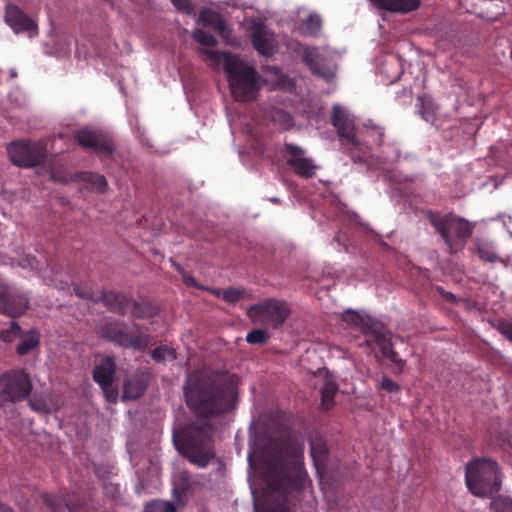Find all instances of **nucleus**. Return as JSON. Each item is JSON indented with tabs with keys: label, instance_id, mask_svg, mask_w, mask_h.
<instances>
[{
	"label": "nucleus",
	"instance_id": "nucleus-50",
	"mask_svg": "<svg viewBox=\"0 0 512 512\" xmlns=\"http://www.w3.org/2000/svg\"><path fill=\"white\" fill-rule=\"evenodd\" d=\"M270 201H271L272 203H275V204L280 203V200H279L277 197H272V198H270Z\"/></svg>",
	"mask_w": 512,
	"mask_h": 512
},
{
	"label": "nucleus",
	"instance_id": "nucleus-1",
	"mask_svg": "<svg viewBox=\"0 0 512 512\" xmlns=\"http://www.w3.org/2000/svg\"><path fill=\"white\" fill-rule=\"evenodd\" d=\"M265 481L272 494L254 502V512H291L289 495L300 492L307 478L303 450L290 438L272 440L266 451Z\"/></svg>",
	"mask_w": 512,
	"mask_h": 512
},
{
	"label": "nucleus",
	"instance_id": "nucleus-6",
	"mask_svg": "<svg viewBox=\"0 0 512 512\" xmlns=\"http://www.w3.org/2000/svg\"><path fill=\"white\" fill-rule=\"evenodd\" d=\"M465 482L468 490L477 497H489L501 489L502 479L496 461L475 458L465 467Z\"/></svg>",
	"mask_w": 512,
	"mask_h": 512
},
{
	"label": "nucleus",
	"instance_id": "nucleus-40",
	"mask_svg": "<svg viewBox=\"0 0 512 512\" xmlns=\"http://www.w3.org/2000/svg\"><path fill=\"white\" fill-rule=\"evenodd\" d=\"M497 330L512 342V322H497Z\"/></svg>",
	"mask_w": 512,
	"mask_h": 512
},
{
	"label": "nucleus",
	"instance_id": "nucleus-19",
	"mask_svg": "<svg viewBox=\"0 0 512 512\" xmlns=\"http://www.w3.org/2000/svg\"><path fill=\"white\" fill-rule=\"evenodd\" d=\"M29 306L30 301L27 294L10 286L1 306L0 313L11 318H18L26 313Z\"/></svg>",
	"mask_w": 512,
	"mask_h": 512
},
{
	"label": "nucleus",
	"instance_id": "nucleus-10",
	"mask_svg": "<svg viewBox=\"0 0 512 512\" xmlns=\"http://www.w3.org/2000/svg\"><path fill=\"white\" fill-rule=\"evenodd\" d=\"M365 335L366 342L376 344L383 356L393 362L399 372H402L406 362L392 348V333L385 327L384 322H352Z\"/></svg>",
	"mask_w": 512,
	"mask_h": 512
},
{
	"label": "nucleus",
	"instance_id": "nucleus-8",
	"mask_svg": "<svg viewBox=\"0 0 512 512\" xmlns=\"http://www.w3.org/2000/svg\"><path fill=\"white\" fill-rule=\"evenodd\" d=\"M331 124L337 129L338 137L342 141L345 151L350 154L353 162H365L369 151L367 146L363 145L356 136L352 115L339 104H334L332 107Z\"/></svg>",
	"mask_w": 512,
	"mask_h": 512
},
{
	"label": "nucleus",
	"instance_id": "nucleus-47",
	"mask_svg": "<svg viewBox=\"0 0 512 512\" xmlns=\"http://www.w3.org/2000/svg\"><path fill=\"white\" fill-rule=\"evenodd\" d=\"M421 114H422L423 119H425L427 122L433 121V119H434V115L431 114L430 112H426L423 110V111H421Z\"/></svg>",
	"mask_w": 512,
	"mask_h": 512
},
{
	"label": "nucleus",
	"instance_id": "nucleus-22",
	"mask_svg": "<svg viewBox=\"0 0 512 512\" xmlns=\"http://www.w3.org/2000/svg\"><path fill=\"white\" fill-rule=\"evenodd\" d=\"M148 377L144 373H136L127 377L123 384V400H136L140 398L148 385Z\"/></svg>",
	"mask_w": 512,
	"mask_h": 512
},
{
	"label": "nucleus",
	"instance_id": "nucleus-11",
	"mask_svg": "<svg viewBox=\"0 0 512 512\" xmlns=\"http://www.w3.org/2000/svg\"><path fill=\"white\" fill-rule=\"evenodd\" d=\"M7 150L12 163L18 167L38 166L47 157L46 148L40 142L16 141L11 143Z\"/></svg>",
	"mask_w": 512,
	"mask_h": 512
},
{
	"label": "nucleus",
	"instance_id": "nucleus-13",
	"mask_svg": "<svg viewBox=\"0 0 512 512\" xmlns=\"http://www.w3.org/2000/svg\"><path fill=\"white\" fill-rule=\"evenodd\" d=\"M116 364L112 357H104L93 369V380L100 386L105 399L116 403L119 392L115 385Z\"/></svg>",
	"mask_w": 512,
	"mask_h": 512
},
{
	"label": "nucleus",
	"instance_id": "nucleus-26",
	"mask_svg": "<svg viewBox=\"0 0 512 512\" xmlns=\"http://www.w3.org/2000/svg\"><path fill=\"white\" fill-rule=\"evenodd\" d=\"M322 29V20L316 13L309 14L301 21L300 30L303 35L317 36Z\"/></svg>",
	"mask_w": 512,
	"mask_h": 512
},
{
	"label": "nucleus",
	"instance_id": "nucleus-44",
	"mask_svg": "<svg viewBox=\"0 0 512 512\" xmlns=\"http://www.w3.org/2000/svg\"><path fill=\"white\" fill-rule=\"evenodd\" d=\"M435 290H436V291H437L441 296H443V298H444L446 301H448V302H450V303H458L459 301H461V299H457V297H456L453 293L445 291V290H444L442 287H440V286H437V287L435 288Z\"/></svg>",
	"mask_w": 512,
	"mask_h": 512
},
{
	"label": "nucleus",
	"instance_id": "nucleus-27",
	"mask_svg": "<svg viewBox=\"0 0 512 512\" xmlns=\"http://www.w3.org/2000/svg\"><path fill=\"white\" fill-rule=\"evenodd\" d=\"M80 179L98 193H104L107 190L108 182L103 175L94 172H82Z\"/></svg>",
	"mask_w": 512,
	"mask_h": 512
},
{
	"label": "nucleus",
	"instance_id": "nucleus-51",
	"mask_svg": "<svg viewBox=\"0 0 512 512\" xmlns=\"http://www.w3.org/2000/svg\"><path fill=\"white\" fill-rule=\"evenodd\" d=\"M176 269L178 273H180L183 276V272H185V270L181 266H177Z\"/></svg>",
	"mask_w": 512,
	"mask_h": 512
},
{
	"label": "nucleus",
	"instance_id": "nucleus-7",
	"mask_svg": "<svg viewBox=\"0 0 512 512\" xmlns=\"http://www.w3.org/2000/svg\"><path fill=\"white\" fill-rule=\"evenodd\" d=\"M430 224L440 234L451 254L462 250L473 232V226L466 219L446 214L441 216L432 211L428 212Z\"/></svg>",
	"mask_w": 512,
	"mask_h": 512
},
{
	"label": "nucleus",
	"instance_id": "nucleus-49",
	"mask_svg": "<svg viewBox=\"0 0 512 512\" xmlns=\"http://www.w3.org/2000/svg\"><path fill=\"white\" fill-rule=\"evenodd\" d=\"M500 217H501V218H503V222H504V224H506V219H505V218H506V215H505V214H503V215H501ZM507 218H508V220H509V221H511V220H512V216H511V215H507Z\"/></svg>",
	"mask_w": 512,
	"mask_h": 512
},
{
	"label": "nucleus",
	"instance_id": "nucleus-3",
	"mask_svg": "<svg viewBox=\"0 0 512 512\" xmlns=\"http://www.w3.org/2000/svg\"><path fill=\"white\" fill-rule=\"evenodd\" d=\"M53 285L60 291H66L68 294L75 293L79 298L89 300L94 304L103 303L109 311L121 316L153 318L159 313V307L156 304L145 300L137 301L121 292L103 291L94 293L88 288L77 285L70 286L68 282L62 280L54 281Z\"/></svg>",
	"mask_w": 512,
	"mask_h": 512
},
{
	"label": "nucleus",
	"instance_id": "nucleus-24",
	"mask_svg": "<svg viewBox=\"0 0 512 512\" xmlns=\"http://www.w3.org/2000/svg\"><path fill=\"white\" fill-rule=\"evenodd\" d=\"M252 45L254 49L261 55L270 56L273 54L274 46L273 41L268 34L267 30L262 27L254 29L252 36Z\"/></svg>",
	"mask_w": 512,
	"mask_h": 512
},
{
	"label": "nucleus",
	"instance_id": "nucleus-21",
	"mask_svg": "<svg viewBox=\"0 0 512 512\" xmlns=\"http://www.w3.org/2000/svg\"><path fill=\"white\" fill-rule=\"evenodd\" d=\"M44 504L53 512H61L64 509L69 512H77L83 505L76 494L66 492L61 494H44L42 496Z\"/></svg>",
	"mask_w": 512,
	"mask_h": 512
},
{
	"label": "nucleus",
	"instance_id": "nucleus-42",
	"mask_svg": "<svg viewBox=\"0 0 512 512\" xmlns=\"http://www.w3.org/2000/svg\"><path fill=\"white\" fill-rule=\"evenodd\" d=\"M273 119L275 121H279L284 126L290 125V123L292 121L290 115L288 113L284 112L283 110L275 111V113L273 115Z\"/></svg>",
	"mask_w": 512,
	"mask_h": 512
},
{
	"label": "nucleus",
	"instance_id": "nucleus-46",
	"mask_svg": "<svg viewBox=\"0 0 512 512\" xmlns=\"http://www.w3.org/2000/svg\"><path fill=\"white\" fill-rule=\"evenodd\" d=\"M202 52L215 62L220 60V55L217 51L205 49Z\"/></svg>",
	"mask_w": 512,
	"mask_h": 512
},
{
	"label": "nucleus",
	"instance_id": "nucleus-9",
	"mask_svg": "<svg viewBox=\"0 0 512 512\" xmlns=\"http://www.w3.org/2000/svg\"><path fill=\"white\" fill-rule=\"evenodd\" d=\"M32 391V383L24 369H12L0 375V407L25 400Z\"/></svg>",
	"mask_w": 512,
	"mask_h": 512
},
{
	"label": "nucleus",
	"instance_id": "nucleus-16",
	"mask_svg": "<svg viewBox=\"0 0 512 512\" xmlns=\"http://www.w3.org/2000/svg\"><path fill=\"white\" fill-rule=\"evenodd\" d=\"M247 315L250 320H286L290 308L284 301L266 299L249 307Z\"/></svg>",
	"mask_w": 512,
	"mask_h": 512
},
{
	"label": "nucleus",
	"instance_id": "nucleus-52",
	"mask_svg": "<svg viewBox=\"0 0 512 512\" xmlns=\"http://www.w3.org/2000/svg\"><path fill=\"white\" fill-rule=\"evenodd\" d=\"M339 240H340V239H339V236H338V235L334 237V241L339 242Z\"/></svg>",
	"mask_w": 512,
	"mask_h": 512
},
{
	"label": "nucleus",
	"instance_id": "nucleus-33",
	"mask_svg": "<svg viewBox=\"0 0 512 512\" xmlns=\"http://www.w3.org/2000/svg\"><path fill=\"white\" fill-rule=\"evenodd\" d=\"M494 512H512V499L508 496H498L491 502Z\"/></svg>",
	"mask_w": 512,
	"mask_h": 512
},
{
	"label": "nucleus",
	"instance_id": "nucleus-29",
	"mask_svg": "<svg viewBox=\"0 0 512 512\" xmlns=\"http://www.w3.org/2000/svg\"><path fill=\"white\" fill-rule=\"evenodd\" d=\"M151 357L157 363L172 362L176 359V351L168 345H160L151 351Z\"/></svg>",
	"mask_w": 512,
	"mask_h": 512
},
{
	"label": "nucleus",
	"instance_id": "nucleus-30",
	"mask_svg": "<svg viewBox=\"0 0 512 512\" xmlns=\"http://www.w3.org/2000/svg\"><path fill=\"white\" fill-rule=\"evenodd\" d=\"M310 454L316 463H323L328 455V448L321 439H315L310 444Z\"/></svg>",
	"mask_w": 512,
	"mask_h": 512
},
{
	"label": "nucleus",
	"instance_id": "nucleus-14",
	"mask_svg": "<svg viewBox=\"0 0 512 512\" xmlns=\"http://www.w3.org/2000/svg\"><path fill=\"white\" fill-rule=\"evenodd\" d=\"M9 329L0 330V339L6 343L12 342L14 339H20L21 342L16 348L18 355H26L33 349L38 347L40 343V334L35 329L24 331L19 326L18 322H10Z\"/></svg>",
	"mask_w": 512,
	"mask_h": 512
},
{
	"label": "nucleus",
	"instance_id": "nucleus-41",
	"mask_svg": "<svg viewBox=\"0 0 512 512\" xmlns=\"http://www.w3.org/2000/svg\"><path fill=\"white\" fill-rule=\"evenodd\" d=\"M182 280H183V283L188 287H196L198 289L206 290V291L209 288V287H204V286L199 285L197 283L196 279L192 275H190L186 272H183Z\"/></svg>",
	"mask_w": 512,
	"mask_h": 512
},
{
	"label": "nucleus",
	"instance_id": "nucleus-45",
	"mask_svg": "<svg viewBox=\"0 0 512 512\" xmlns=\"http://www.w3.org/2000/svg\"><path fill=\"white\" fill-rule=\"evenodd\" d=\"M212 28L219 34H224L227 27L225 21L222 19V17H220V19L217 20V22L215 23L214 26H212Z\"/></svg>",
	"mask_w": 512,
	"mask_h": 512
},
{
	"label": "nucleus",
	"instance_id": "nucleus-35",
	"mask_svg": "<svg viewBox=\"0 0 512 512\" xmlns=\"http://www.w3.org/2000/svg\"><path fill=\"white\" fill-rule=\"evenodd\" d=\"M367 137L375 145H381L384 137V129L378 125H365Z\"/></svg>",
	"mask_w": 512,
	"mask_h": 512
},
{
	"label": "nucleus",
	"instance_id": "nucleus-37",
	"mask_svg": "<svg viewBox=\"0 0 512 512\" xmlns=\"http://www.w3.org/2000/svg\"><path fill=\"white\" fill-rule=\"evenodd\" d=\"M341 320H374L371 315L363 310H347L342 314Z\"/></svg>",
	"mask_w": 512,
	"mask_h": 512
},
{
	"label": "nucleus",
	"instance_id": "nucleus-34",
	"mask_svg": "<svg viewBox=\"0 0 512 512\" xmlns=\"http://www.w3.org/2000/svg\"><path fill=\"white\" fill-rule=\"evenodd\" d=\"M193 38L196 42L206 47H213L217 44L216 38L212 34L202 29L195 30L193 33Z\"/></svg>",
	"mask_w": 512,
	"mask_h": 512
},
{
	"label": "nucleus",
	"instance_id": "nucleus-25",
	"mask_svg": "<svg viewBox=\"0 0 512 512\" xmlns=\"http://www.w3.org/2000/svg\"><path fill=\"white\" fill-rule=\"evenodd\" d=\"M207 291L210 292L215 297L222 299L229 304L237 303L246 294L245 289L233 288V287H229L227 289L208 288Z\"/></svg>",
	"mask_w": 512,
	"mask_h": 512
},
{
	"label": "nucleus",
	"instance_id": "nucleus-32",
	"mask_svg": "<svg viewBox=\"0 0 512 512\" xmlns=\"http://www.w3.org/2000/svg\"><path fill=\"white\" fill-rule=\"evenodd\" d=\"M270 338V334L265 329H254L246 336V341L253 345L264 344Z\"/></svg>",
	"mask_w": 512,
	"mask_h": 512
},
{
	"label": "nucleus",
	"instance_id": "nucleus-17",
	"mask_svg": "<svg viewBox=\"0 0 512 512\" xmlns=\"http://www.w3.org/2000/svg\"><path fill=\"white\" fill-rule=\"evenodd\" d=\"M286 162L294 173L303 178H311L315 175L316 165L311 158L305 157V150L292 143L284 144Z\"/></svg>",
	"mask_w": 512,
	"mask_h": 512
},
{
	"label": "nucleus",
	"instance_id": "nucleus-18",
	"mask_svg": "<svg viewBox=\"0 0 512 512\" xmlns=\"http://www.w3.org/2000/svg\"><path fill=\"white\" fill-rule=\"evenodd\" d=\"M298 51H301L302 61L309 68L311 73L318 78L331 82L335 72L325 64L324 57L319 53L318 48L304 46L297 43Z\"/></svg>",
	"mask_w": 512,
	"mask_h": 512
},
{
	"label": "nucleus",
	"instance_id": "nucleus-12",
	"mask_svg": "<svg viewBox=\"0 0 512 512\" xmlns=\"http://www.w3.org/2000/svg\"><path fill=\"white\" fill-rule=\"evenodd\" d=\"M103 336L116 345L135 350L147 347L150 342V336L136 325L129 331L107 325L103 330Z\"/></svg>",
	"mask_w": 512,
	"mask_h": 512
},
{
	"label": "nucleus",
	"instance_id": "nucleus-31",
	"mask_svg": "<svg viewBox=\"0 0 512 512\" xmlns=\"http://www.w3.org/2000/svg\"><path fill=\"white\" fill-rule=\"evenodd\" d=\"M144 512H177V509L172 502L153 500L145 505Z\"/></svg>",
	"mask_w": 512,
	"mask_h": 512
},
{
	"label": "nucleus",
	"instance_id": "nucleus-39",
	"mask_svg": "<svg viewBox=\"0 0 512 512\" xmlns=\"http://www.w3.org/2000/svg\"><path fill=\"white\" fill-rule=\"evenodd\" d=\"M380 387L388 393H397L401 390V386L387 376L382 377Z\"/></svg>",
	"mask_w": 512,
	"mask_h": 512
},
{
	"label": "nucleus",
	"instance_id": "nucleus-48",
	"mask_svg": "<svg viewBox=\"0 0 512 512\" xmlns=\"http://www.w3.org/2000/svg\"><path fill=\"white\" fill-rule=\"evenodd\" d=\"M0 512H13L12 508L0 503Z\"/></svg>",
	"mask_w": 512,
	"mask_h": 512
},
{
	"label": "nucleus",
	"instance_id": "nucleus-36",
	"mask_svg": "<svg viewBox=\"0 0 512 512\" xmlns=\"http://www.w3.org/2000/svg\"><path fill=\"white\" fill-rule=\"evenodd\" d=\"M477 254L483 261L493 263L497 260V255L492 247L488 244H479L477 247Z\"/></svg>",
	"mask_w": 512,
	"mask_h": 512
},
{
	"label": "nucleus",
	"instance_id": "nucleus-38",
	"mask_svg": "<svg viewBox=\"0 0 512 512\" xmlns=\"http://www.w3.org/2000/svg\"><path fill=\"white\" fill-rule=\"evenodd\" d=\"M220 14L212 11V10H209V9H205L203 11H201L200 15H199V18L201 20V22L205 25V26H214L215 23L217 22V20L220 19Z\"/></svg>",
	"mask_w": 512,
	"mask_h": 512
},
{
	"label": "nucleus",
	"instance_id": "nucleus-20",
	"mask_svg": "<svg viewBox=\"0 0 512 512\" xmlns=\"http://www.w3.org/2000/svg\"><path fill=\"white\" fill-rule=\"evenodd\" d=\"M5 21L14 32L36 34L37 26L18 6L10 4L6 7Z\"/></svg>",
	"mask_w": 512,
	"mask_h": 512
},
{
	"label": "nucleus",
	"instance_id": "nucleus-15",
	"mask_svg": "<svg viewBox=\"0 0 512 512\" xmlns=\"http://www.w3.org/2000/svg\"><path fill=\"white\" fill-rule=\"evenodd\" d=\"M75 140L81 147L91 149L98 155L111 156L115 150L111 137L102 131L80 129L75 133Z\"/></svg>",
	"mask_w": 512,
	"mask_h": 512
},
{
	"label": "nucleus",
	"instance_id": "nucleus-28",
	"mask_svg": "<svg viewBox=\"0 0 512 512\" xmlns=\"http://www.w3.org/2000/svg\"><path fill=\"white\" fill-rule=\"evenodd\" d=\"M338 391V386L333 381H326L321 389V409L330 410L334 405V397Z\"/></svg>",
	"mask_w": 512,
	"mask_h": 512
},
{
	"label": "nucleus",
	"instance_id": "nucleus-2",
	"mask_svg": "<svg viewBox=\"0 0 512 512\" xmlns=\"http://www.w3.org/2000/svg\"><path fill=\"white\" fill-rule=\"evenodd\" d=\"M184 396L188 408L199 419L224 415L235 407L236 401L233 383L222 375L189 376Z\"/></svg>",
	"mask_w": 512,
	"mask_h": 512
},
{
	"label": "nucleus",
	"instance_id": "nucleus-4",
	"mask_svg": "<svg viewBox=\"0 0 512 512\" xmlns=\"http://www.w3.org/2000/svg\"><path fill=\"white\" fill-rule=\"evenodd\" d=\"M173 442L184 458L200 468H205L216 455L210 423L185 424L174 430Z\"/></svg>",
	"mask_w": 512,
	"mask_h": 512
},
{
	"label": "nucleus",
	"instance_id": "nucleus-5",
	"mask_svg": "<svg viewBox=\"0 0 512 512\" xmlns=\"http://www.w3.org/2000/svg\"><path fill=\"white\" fill-rule=\"evenodd\" d=\"M224 71L235 100L245 102L256 99L262 84L261 77L254 67L247 65L237 56L226 53Z\"/></svg>",
	"mask_w": 512,
	"mask_h": 512
},
{
	"label": "nucleus",
	"instance_id": "nucleus-23",
	"mask_svg": "<svg viewBox=\"0 0 512 512\" xmlns=\"http://www.w3.org/2000/svg\"><path fill=\"white\" fill-rule=\"evenodd\" d=\"M381 10L405 15L417 10L421 6V0H371Z\"/></svg>",
	"mask_w": 512,
	"mask_h": 512
},
{
	"label": "nucleus",
	"instance_id": "nucleus-43",
	"mask_svg": "<svg viewBox=\"0 0 512 512\" xmlns=\"http://www.w3.org/2000/svg\"><path fill=\"white\" fill-rule=\"evenodd\" d=\"M174 6L183 12L190 13L192 10V4L190 0H171Z\"/></svg>",
	"mask_w": 512,
	"mask_h": 512
}]
</instances>
